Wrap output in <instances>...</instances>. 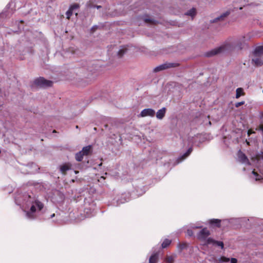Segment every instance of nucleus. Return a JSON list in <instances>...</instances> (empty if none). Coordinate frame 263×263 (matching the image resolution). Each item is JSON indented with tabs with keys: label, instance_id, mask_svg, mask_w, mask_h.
Here are the masks:
<instances>
[{
	"label": "nucleus",
	"instance_id": "obj_1",
	"mask_svg": "<svg viewBox=\"0 0 263 263\" xmlns=\"http://www.w3.org/2000/svg\"><path fill=\"white\" fill-rule=\"evenodd\" d=\"M29 202L31 204L29 211H26V217L30 219H33L36 217L37 211H41L44 206L43 204L36 199H33L30 196H28Z\"/></svg>",
	"mask_w": 263,
	"mask_h": 263
},
{
	"label": "nucleus",
	"instance_id": "obj_2",
	"mask_svg": "<svg viewBox=\"0 0 263 263\" xmlns=\"http://www.w3.org/2000/svg\"><path fill=\"white\" fill-rule=\"evenodd\" d=\"M210 235V231L207 228H204L197 234V237L200 241L203 242V245H209L210 243L208 242V240L211 238L209 237Z\"/></svg>",
	"mask_w": 263,
	"mask_h": 263
},
{
	"label": "nucleus",
	"instance_id": "obj_3",
	"mask_svg": "<svg viewBox=\"0 0 263 263\" xmlns=\"http://www.w3.org/2000/svg\"><path fill=\"white\" fill-rule=\"evenodd\" d=\"M230 47L231 46L229 44L223 45L206 52L205 55L207 57H211L217 55L218 54L223 53L226 51L229 50L230 48Z\"/></svg>",
	"mask_w": 263,
	"mask_h": 263
},
{
	"label": "nucleus",
	"instance_id": "obj_4",
	"mask_svg": "<svg viewBox=\"0 0 263 263\" xmlns=\"http://www.w3.org/2000/svg\"><path fill=\"white\" fill-rule=\"evenodd\" d=\"M53 83L52 81L46 80L43 77L36 78L33 81V84L40 88L51 87Z\"/></svg>",
	"mask_w": 263,
	"mask_h": 263
},
{
	"label": "nucleus",
	"instance_id": "obj_5",
	"mask_svg": "<svg viewBox=\"0 0 263 263\" xmlns=\"http://www.w3.org/2000/svg\"><path fill=\"white\" fill-rule=\"evenodd\" d=\"M180 64L178 63H165L159 65L154 69V72H157L160 71L167 69L171 68H175L179 66Z\"/></svg>",
	"mask_w": 263,
	"mask_h": 263
},
{
	"label": "nucleus",
	"instance_id": "obj_6",
	"mask_svg": "<svg viewBox=\"0 0 263 263\" xmlns=\"http://www.w3.org/2000/svg\"><path fill=\"white\" fill-rule=\"evenodd\" d=\"M252 62L256 66H261L263 65V57L261 56L253 55Z\"/></svg>",
	"mask_w": 263,
	"mask_h": 263
},
{
	"label": "nucleus",
	"instance_id": "obj_7",
	"mask_svg": "<svg viewBox=\"0 0 263 263\" xmlns=\"http://www.w3.org/2000/svg\"><path fill=\"white\" fill-rule=\"evenodd\" d=\"M238 159L239 161L245 164H249V160L246 156L241 151L238 153Z\"/></svg>",
	"mask_w": 263,
	"mask_h": 263
},
{
	"label": "nucleus",
	"instance_id": "obj_8",
	"mask_svg": "<svg viewBox=\"0 0 263 263\" xmlns=\"http://www.w3.org/2000/svg\"><path fill=\"white\" fill-rule=\"evenodd\" d=\"M253 55L261 56L263 55V46H257L254 49L253 52Z\"/></svg>",
	"mask_w": 263,
	"mask_h": 263
},
{
	"label": "nucleus",
	"instance_id": "obj_9",
	"mask_svg": "<svg viewBox=\"0 0 263 263\" xmlns=\"http://www.w3.org/2000/svg\"><path fill=\"white\" fill-rule=\"evenodd\" d=\"M155 111L151 108L144 109L143 110L140 115H155Z\"/></svg>",
	"mask_w": 263,
	"mask_h": 263
},
{
	"label": "nucleus",
	"instance_id": "obj_10",
	"mask_svg": "<svg viewBox=\"0 0 263 263\" xmlns=\"http://www.w3.org/2000/svg\"><path fill=\"white\" fill-rule=\"evenodd\" d=\"M208 242L210 244H213L214 245H216L217 246L220 247L221 249H223L224 247L223 243L222 241H219L214 240L213 238H210L208 240Z\"/></svg>",
	"mask_w": 263,
	"mask_h": 263
},
{
	"label": "nucleus",
	"instance_id": "obj_11",
	"mask_svg": "<svg viewBox=\"0 0 263 263\" xmlns=\"http://www.w3.org/2000/svg\"><path fill=\"white\" fill-rule=\"evenodd\" d=\"M92 151V147L90 145H88L85 147H84L82 150L81 151L82 152L84 156L89 155Z\"/></svg>",
	"mask_w": 263,
	"mask_h": 263
},
{
	"label": "nucleus",
	"instance_id": "obj_12",
	"mask_svg": "<svg viewBox=\"0 0 263 263\" xmlns=\"http://www.w3.org/2000/svg\"><path fill=\"white\" fill-rule=\"evenodd\" d=\"M70 167L71 166L69 164H65L60 167V171L63 174H65L66 171L70 170Z\"/></svg>",
	"mask_w": 263,
	"mask_h": 263
},
{
	"label": "nucleus",
	"instance_id": "obj_13",
	"mask_svg": "<svg viewBox=\"0 0 263 263\" xmlns=\"http://www.w3.org/2000/svg\"><path fill=\"white\" fill-rule=\"evenodd\" d=\"M221 220L218 219H213L209 220V223L211 224H214L216 227L219 228L220 227Z\"/></svg>",
	"mask_w": 263,
	"mask_h": 263
},
{
	"label": "nucleus",
	"instance_id": "obj_14",
	"mask_svg": "<svg viewBox=\"0 0 263 263\" xmlns=\"http://www.w3.org/2000/svg\"><path fill=\"white\" fill-rule=\"evenodd\" d=\"M158 256L157 253L152 255L149 258V263H156Z\"/></svg>",
	"mask_w": 263,
	"mask_h": 263
},
{
	"label": "nucleus",
	"instance_id": "obj_15",
	"mask_svg": "<svg viewBox=\"0 0 263 263\" xmlns=\"http://www.w3.org/2000/svg\"><path fill=\"white\" fill-rule=\"evenodd\" d=\"M236 92V98L237 99L239 98L240 96L245 95L243 90L242 88H237Z\"/></svg>",
	"mask_w": 263,
	"mask_h": 263
},
{
	"label": "nucleus",
	"instance_id": "obj_16",
	"mask_svg": "<svg viewBox=\"0 0 263 263\" xmlns=\"http://www.w3.org/2000/svg\"><path fill=\"white\" fill-rule=\"evenodd\" d=\"M186 15H190L192 17H194L196 14V10L195 8H192L191 10H189L186 13Z\"/></svg>",
	"mask_w": 263,
	"mask_h": 263
},
{
	"label": "nucleus",
	"instance_id": "obj_17",
	"mask_svg": "<svg viewBox=\"0 0 263 263\" xmlns=\"http://www.w3.org/2000/svg\"><path fill=\"white\" fill-rule=\"evenodd\" d=\"M230 261V259L229 258L226 257L224 256H222L218 258V259H216L215 262L217 263H220L223 262H228Z\"/></svg>",
	"mask_w": 263,
	"mask_h": 263
},
{
	"label": "nucleus",
	"instance_id": "obj_18",
	"mask_svg": "<svg viewBox=\"0 0 263 263\" xmlns=\"http://www.w3.org/2000/svg\"><path fill=\"white\" fill-rule=\"evenodd\" d=\"M84 155L81 151L76 154V159L78 161H81Z\"/></svg>",
	"mask_w": 263,
	"mask_h": 263
},
{
	"label": "nucleus",
	"instance_id": "obj_19",
	"mask_svg": "<svg viewBox=\"0 0 263 263\" xmlns=\"http://www.w3.org/2000/svg\"><path fill=\"white\" fill-rule=\"evenodd\" d=\"M30 166H31L32 167H33V170H29L28 171V173H33L37 171L38 167H37V166L35 164L32 163L30 165H28L27 167H29Z\"/></svg>",
	"mask_w": 263,
	"mask_h": 263
},
{
	"label": "nucleus",
	"instance_id": "obj_20",
	"mask_svg": "<svg viewBox=\"0 0 263 263\" xmlns=\"http://www.w3.org/2000/svg\"><path fill=\"white\" fill-rule=\"evenodd\" d=\"M231 12L230 10L227 11L226 12L222 14L219 17H217L216 20H223L224 17H227L230 14Z\"/></svg>",
	"mask_w": 263,
	"mask_h": 263
},
{
	"label": "nucleus",
	"instance_id": "obj_21",
	"mask_svg": "<svg viewBox=\"0 0 263 263\" xmlns=\"http://www.w3.org/2000/svg\"><path fill=\"white\" fill-rule=\"evenodd\" d=\"M171 242V240H170L168 239H165L162 243V247L163 248H165L167 247V246H168L170 245Z\"/></svg>",
	"mask_w": 263,
	"mask_h": 263
},
{
	"label": "nucleus",
	"instance_id": "obj_22",
	"mask_svg": "<svg viewBox=\"0 0 263 263\" xmlns=\"http://www.w3.org/2000/svg\"><path fill=\"white\" fill-rule=\"evenodd\" d=\"M127 49L126 48H122L119 50V51L118 52V55L121 58L123 54L126 52Z\"/></svg>",
	"mask_w": 263,
	"mask_h": 263
},
{
	"label": "nucleus",
	"instance_id": "obj_23",
	"mask_svg": "<svg viewBox=\"0 0 263 263\" xmlns=\"http://www.w3.org/2000/svg\"><path fill=\"white\" fill-rule=\"evenodd\" d=\"M166 112V108L165 107H163L162 108L159 109L156 115H164Z\"/></svg>",
	"mask_w": 263,
	"mask_h": 263
},
{
	"label": "nucleus",
	"instance_id": "obj_24",
	"mask_svg": "<svg viewBox=\"0 0 263 263\" xmlns=\"http://www.w3.org/2000/svg\"><path fill=\"white\" fill-rule=\"evenodd\" d=\"M174 260V257L173 256H167L165 261L167 263H173Z\"/></svg>",
	"mask_w": 263,
	"mask_h": 263
},
{
	"label": "nucleus",
	"instance_id": "obj_25",
	"mask_svg": "<svg viewBox=\"0 0 263 263\" xmlns=\"http://www.w3.org/2000/svg\"><path fill=\"white\" fill-rule=\"evenodd\" d=\"M192 148H190L183 155V156H182V160H183L184 159H185V158H186L192 152Z\"/></svg>",
	"mask_w": 263,
	"mask_h": 263
},
{
	"label": "nucleus",
	"instance_id": "obj_26",
	"mask_svg": "<svg viewBox=\"0 0 263 263\" xmlns=\"http://www.w3.org/2000/svg\"><path fill=\"white\" fill-rule=\"evenodd\" d=\"M72 10H71L70 8L69 9V10L66 12V16L67 19H69L70 16L72 14Z\"/></svg>",
	"mask_w": 263,
	"mask_h": 263
},
{
	"label": "nucleus",
	"instance_id": "obj_27",
	"mask_svg": "<svg viewBox=\"0 0 263 263\" xmlns=\"http://www.w3.org/2000/svg\"><path fill=\"white\" fill-rule=\"evenodd\" d=\"M252 174L254 175V177L255 178L256 180H259L261 178V176L258 174L255 171L252 172Z\"/></svg>",
	"mask_w": 263,
	"mask_h": 263
},
{
	"label": "nucleus",
	"instance_id": "obj_28",
	"mask_svg": "<svg viewBox=\"0 0 263 263\" xmlns=\"http://www.w3.org/2000/svg\"><path fill=\"white\" fill-rule=\"evenodd\" d=\"M79 7V5L78 4H73V5H71V6H70V8L71 10H74V9H78Z\"/></svg>",
	"mask_w": 263,
	"mask_h": 263
},
{
	"label": "nucleus",
	"instance_id": "obj_29",
	"mask_svg": "<svg viewBox=\"0 0 263 263\" xmlns=\"http://www.w3.org/2000/svg\"><path fill=\"white\" fill-rule=\"evenodd\" d=\"M245 103V102L244 101H241V102H237L235 104V106L236 107H239V106H240L241 105L244 104Z\"/></svg>",
	"mask_w": 263,
	"mask_h": 263
},
{
	"label": "nucleus",
	"instance_id": "obj_30",
	"mask_svg": "<svg viewBox=\"0 0 263 263\" xmlns=\"http://www.w3.org/2000/svg\"><path fill=\"white\" fill-rule=\"evenodd\" d=\"M144 21L145 23H154V21L152 20L149 19V18H145L144 20Z\"/></svg>",
	"mask_w": 263,
	"mask_h": 263
},
{
	"label": "nucleus",
	"instance_id": "obj_31",
	"mask_svg": "<svg viewBox=\"0 0 263 263\" xmlns=\"http://www.w3.org/2000/svg\"><path fill=\"white\" fill-rule=\"evenodd\" d=\"M187 234L188 235L191 236L193 235V232L192 230H187Z\"/></svg>",
	"mask_w": 263,
	"mask_h": 263
},
{
	"label": "nucleus",
	"instance_id": "obj_32",
	"mask_svg": "<svg viewBox=\"0 0 263 263\" xmlns=\"http://www.w3.org/2000/svg\"><path fill=\"white\" fill-rule=\"evenodd\" d=\"M231 263H237V260L235 258H232L231 259Z\"/></svg>",
	"mask_w": 263,
	"mask_h": 263
},
{
	"label": "nucleus",
	"instance_id": "obj_33",
	"mask_svg": "<svg viewBox=\"0 0 263 263\" xmlns=\"http://www.w3.org/2000/svg\"><path fill=\"white\" fill-rule=\"evenodd\" d=\"M254 133L255 132L254 131L252 130L251 129H249L248 131V135L249 136H250L251 134Z\"/></svg>",
	"mask_w": 263,
	"mask_h": 263
},
{
	"label": "nucleus",
	"instance_id": "obj_34",
	"mask_svg": "<svg viewBox=\"0 0 263 263\" xmlns=\"http://www.w3.org/2000/svg\"><path fill=\"white\" fill-rule=\"evenodd\" d=\"M257 129L261 130L262 132V135H263V125H260Z\"/></svg>",
	"mask_w": 263,
	"mask_h": 263
},
{
	"label": "nucleus",
	"instance_id": "obj_35",
	"mask_svg": "<svg viewBox=\"0 0 263 263\" xmlns=\"http://www.w3.org/2000/svg\"><path fill=\"white\" fill-rule=\"evenodd\" d=\"M97 28V27H93L92 28H91V31L92 32H93L96 30V29Z\"/></svg>",
	"mask_w": 263,
	"mask_h": 263
},
{
	"label": "nucleus",
	"instance_id": "obj_36",
	"mask_svg": "<svg viewBox=\"0 0 263 263\" xmlns=\"http://www.w3.org/2000/svg\"><path fill=\"white\" fill-rule=\"evenodd\" d=\"M156 117H157V118L158 119L161 120V119H162L163 116H156Z\"/></svg>",
	"mask_w": 263,
	"mask_h": 263
},
{
	"label": "nucleus",
	"instance_id": "obj_37",
	"mask_svg": "<svg viewBox=\"0 0 263 263\" xmlns=\"http://www.w3.org/2000/svg\"><path fill=\"white\" fill-rule=\"evenodd\" d=\"M202 227L201 226H197V227H193V228L194 229H197V228H201Z\"/></svg>",
	"mask_w": 263,
	"mask_h": 263
},
{
	"label": "nucleus",
	"instance_id": "obj_38",
	"mask_svg": "<svg viewBox=\"0 0 263 263\" xmlns=\"http://www.w3.org/2000/svg\"><path fill=\"white\" fill-rule=\"evenodd\" d=\"M260 158L263 160V153L260 155Z\"/></svg>",
	"mask_w": 263,
	"mask_h": 263
},
{
	"label": "nucleus",
	"instance_id": "obj_39",
	"mask_svg": "<svg viewBox=\"0 0 263 263\" xmlns=\"http://www.w3.org/2000/svg\"><path fill=\"white\" fill-rule=\"evenodd\" d=\"M55 214H53L52 215H51V218H52L54 216Z\"/></svg>",
	"mask_w": 263,
	"mask_h": 263
},
{
	"label": "nucleus",
	"instance_id": "obj_40",
	"mask_svg": "<svg viewBox=\"0 0 263 263\" xmlns=\"http://www.w3.org/2000/svg\"><path fill=\"white\" fill-rule=\"evenodd\" d=\"M209 124L210 125H211V121H209Z\"/></svg>",
	"mask_w": 263,
	"mask_h": 263
},
{
	"label": "nucleus",
	"instance_id": "obj_41",
	"mask_svg": "<svg viewBox=\"0 0 263 263\" xmlns=\"http://www.w3.org/2000/svg\"><path fill=\"white\" fill-rule=\"evenodd\" d=\"M97 8H101V6H97Z\"/></svg>",
	"mask_w": 263,
	"mask_h": 263
},
{
	"label": "nucleus",
	"instance_id": "obj_42",
	"mask_svg": "<svg viewBox=\"0 0 263 263\" xmlns=\"http://www.w3.org/2000/svg\"><path fill=\"white\" fill-rule=\"evenodd\" d=\"M247 143L248 145H249V142L247 141Z\"/></svg>",
	"mask_w": 263,
	"mask_h": 263
},
{
	"label": "nucleus",
	"instance_id": "obj_43",
	"mask_svg": "<svg viewBox=\"0 0 263 263\" xmlns=\"http://www.w3.org/2000/svg\"><path fill=\"white\" fill-rule=\"evenodd\" d=\"M242 9V7H240V8H239V9H240V10H241Z\"/></svg>",
	"mask_w": 263,
	"mask_h": 263
},
{
	"label": "nucleus",
	"instance_id": "obj_44",
	"mask_svg": "<svg viewBox=\"0 0 263 263\" xmlns=\"http://www.w3.org/2000/svg\"><path fill=\"white\" fill-rule=\"evenodd\" d=\"M23 22H23V21H21V23H23Z\"/></svg>",
	"mask_w": 263,
	"mask_h": 263
},
{
	"label": "nucleus",
	"instance_id": "obj_45",
	"mask_svg": "<svg viewBox=\"0 0 263 263\" xmlns=\"http://www.w3.org/2000/svg\"><path fill=\"white\" fill-rule=\"evenodd\" d=\"M261 115L263 116V114H261Z\"/></svg>",
	"mask_w": 263,
	"mask_h": 263
}]
</instances>
